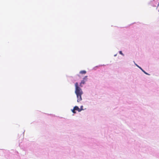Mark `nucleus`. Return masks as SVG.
I'll return each instance as SVG.
<instances>
[{
  "label": "nucleus",
  "instance_id": "nucleus-13",
  "mask_svg": "<svg viewBox=\"0 0 159 159\" xmlns=\"http://www.w3.org/2000/svg\"><path fill=\"white\" fill-rule=\"evenodd\" d=\"M136 65L137 66H138L140 69H141V70H143V69L141 68V67H139V66H138L137 65H136Z\"/></svg>",
  "mask_w": 159,
  "mask_h": 159
},
{
  "label": "nucleus",
  "instance_id": "nucleus-9",
  "mask_svg": "<svg viewBox=\"0 0 159 159\" xmlns=\"http://www.w3.org/2000/svg\"><path fill=\"white\" fill-rule=\"evenodd\" d=\"M83 106L82 105L80 106V110H81V111H82V110H84V109H83Z\"/></svg>",
  "mask_w": 159,
  "mask_h": 159
},
{
  "label": "nucleus",
  "instance_id": "nucleus-10",
  "mask_svg": "<svg viewBox=\"0 0 159 159\" xmlns=\"http://www.w3.org/2000/svg\"><path fill=\"white\" fill-rule=\"evenodd\" d=\"M77 111H78V112H80L81 111V110H80V108L79 107L78 108Z\"/></svg>",
  "mask_w": 159,
  "mask_h": 159
},
{
  "label": "nucleus",
  "instance_id": "nucleus-1",
  "mask_svg": "<svg viewBox=\"0 0 159 159\" xmlns=\"http://www.w3.org/2000/svg\"><path fill=\"white\" fill-rule=\"evenodd\" d=\"M75 93L76 94L79 93H83V92L79 86L78 83L76 82L75 84Z\"/></svg>",
  "mask_w": 159,
  "mask_h": 159
},
{
  "label": "nucleus",
  "instance_id": "nucleus-11",
  "mask_svg": "<svg viewBox=\"0 0 159 159\" xmlns=\"http://www.w3.org/2000/svg\"><path fill=\"white\" fill-rule=\"evenodd\" d=\"M119 53H120V54H121V55H123V53H122V52L121 51H120V52H119Z\"/></svg>",
  "mask_w": 159,
  "mask_h": 159
},
{
  "label": "nucleus",
  "instance_id": "nucleus-14",
  "mask_svg": "<svg viewBox=\"0 0 159 159\" xmlns=\"http://www.w3.org/2000/svg\"><path fill=\"white\" fill-rule=\"evenodd\" d=\"M25 130H24V132L23 133V135H24V133H25Z\"/></svg>",
  "mask_w": 159,
  "mask_h": 159
},
{
  "label": "nucleus",
  "instance_id": "nucleus-5",
  "mask_svg": "<svg viewBox=\"0 0 159 159\" xmlns=\"http://www.w3.org/2000/svg\"><path fill=\"white\" fill-rule=\"evenodd\" d=\"M71 110L73 113L75 114L76 113V111H75V110L74 109V107L73 108V109H71Z\"/></svg>",
  "mask_w": 159,
  "mask_h": 159
},
{
  "label": "nucleus",
  "instance_id": "nucleus-2",
  "mask_svg": "<svg viewBox=\"0 0 159 159\" xmlns=\"http://www.w3.org/2000/svg\"><path fill=\"white\" fill-rule=\"evenodd\" d=\"M83 93H79L76 94L77 98V102H79L82 100L81 95Z\"/></svg>",
  "mask_w": 159,
  "mask_h": 159
},
{
  "label": "nucleus",
  "instance_id": "nucleus-4",
  "mask_svg": "<svg viewBox=\"0 0 159 159\" xmlns=\"http://www.w3.org/2000/svg\"><path fill=\"white\" fill-rule=\"evenodd\" d=\"M86 72L85 70H83L80 71V74H85L86 73Z\"/></svg>",
  "mask_w": 159,
  "mask_h": 159
},
{
  "label": "nucleus",
  "instance_id": "nucleus-12",
  "mask_svg": "<svg viewBox=\"0 0 159 159\" xmlns=\"http://www.w3.org/2000/svg\"><path fill=\"white\" fill-rule=\"evenodd\" d=\"M82 84H81V82H80V86L81 87H83V85H82Z\"/></svg>",
  "mask_w": 159,
  "mask_h": 159
},
{
  "label": "nucleus",
  "instance_id": "nucleus-8",
  "mask_svg": "<svg viewBox=\"0 0 159 159\" xmlns=\"http://www.w3.org/2000/svg\"><path fill=\"white\" fill-rule=\"evenodd\" d=\"M84 79V80H85L87 81V76H85L84 78H83Z\"/></svg>",
  "mask_w": 159,
  "mask_h": 159
},
{
  "label": "nucleus",
  "instance_id": "nucleus-6",
  "mask_svg": "<svg viewBox=\"0 0 159 159\" xmlns=\"http://www.w3.org/2000/svg\"><path fill=\"white\" fill-rule=\"evenodd\" d=\"M74 109L75 110V111H77L78 108H79V107L77 106H75L74 107Z\"/></svg>",
  "mask_w": 159,
  "mask_h": 159
},
{
  "label": "nucleus",
  "instance_id": "nucleus-7",
  "mask_svg": "<svg viewBox=\"0 0 159 159\" xmlns=\"http://www.w3.org/2000/svg\"><path fill=\"white\" fill-rule=\"evenodd\" d=\"M143 72L145 74H146V75H150L148 74V73H147L145 71V70H142Z\"/></svg>",
  "mask_w": 159,
  "mask_h": 159
},
{
  "label": "nucleus",
  "instance_id": "nucleus-3",
  "mask_svg": "<svg viewBox=\"0 0 159 159\" xmlns=\"http://www.w3.org/2000/svg\"><path fill=\"white\" fill-rule=\"evenodd\" d=\"M86 81H87L86 80H84V79H83V80H82L81 81V84H85V82Z\"/></svg>",
  "mask_w": 159,
  "mask_h": 159
}]
</instances>
